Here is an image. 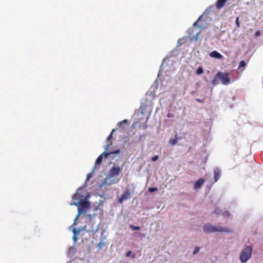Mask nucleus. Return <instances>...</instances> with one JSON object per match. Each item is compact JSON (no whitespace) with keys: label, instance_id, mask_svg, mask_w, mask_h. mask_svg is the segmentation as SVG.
Masks as SVG:
<instances>
[{"label":"nucleus","instance_id":"nucleus-1","mask_svg":"<svg viewBox=\"0 0 263 263\" xmlns=\"http://www.w3.org/2000/svg\"><path fill=\"white\" fill-rule=\"evenodd\" d=\"M203 231L206 233L212 232H226L230 233L232 230L227 227H222L219 226H212L210 224H206L203 226Z\"/></svg>","mask_w":263,"mask_h":263},{"label":"nucleus","instance_id":"nucleus-2","mask_svg":"<svg viewBox=\"0 0 263 263\" xmlns=\"http://www.w3.org/2000/svg\"><path fill=\"white\" fill-rule=\"evenodd\" d=\"M70 205H76V206H80L78 207V214L75 218V221L77 220L79 216L84 212H85L86 210L88 209L90 207V203L88 201L86 200H81L78 202H75L74 203H71Z\"/></svg>","mask_w":263,"mask_h":263},{"label":"nucleus","instance_id":"nucleus-3","mask_svg":"<svg viewBox=\"0 0 263 263\" xmlns=\"http://www.w3.org/2000/svg\"><path fill=\"white\" fill-rule=\"evenodd\" d=\"M120 173L121 168L119 166H113L110 170L108 176L105 178L103 181V184H111L112 183H115L114 180L110 181L109 180L112 177L118 176Z\"/></svg>","mask_w":263,"mask_h":263},{"label":"nucleus","instance_id":"nucleus-4","mask_svg":"<svg viewBox=\"0 0 263 263\" xmlns=\"http://www.w3.org/2000/svg\"><path fill=\"white\" fill-rule=\"evenodd\" d=\"M252 248L250 246H247L241 252L240 259L241 262H246L251 257Z\"/></svg>","mask_w":263,"mask_h":263},{"label":"nucleus","instance_id":"nucleus-5","mask_svg":"<svg viewBox=\"0 0 263 263\" xmlns=\"http://www.w3.org/2000/svg\"><path fill=\"white\" fill-rule=\"evenodd\" d=\"M216 77L219 78L221 81L222 84L224 85H227L230 83V79L229 77V73H222L221 72H218Z\"/></svg>","mask_w":263,"mask_h":263},{"label":"nucleus","instance_id":"nucleus-6","mask_svg":"<svg viewBox=\"0 0 263 263\" xmlns=\"http://www.w3.org/2000/svg\"><path fill=\"white\" fill-rule=\"evenodd\" d=\"M120 152V149H117L115 151L110 152L109 153L103 152L101 155H100L96 161V164H100L102 161L103 156L105 158H107L109 155L115 154H119Z\"/></svg>","mask_w":263,"mask_h":263},{"label":"nucleus","instance_id":"nucleus-7","mask_svg":"<svg viewBox=\"0 0 263 263\" xmlns=\"http://www.w3.org/2000/svg\"><path fill=\"white\" fill-rule=\"evenodd\" d=\"M130 192L128 190H127L122 195L121 197L119 199V202L122 203L123 200L128 199L130 196Z\"/></svg>","mask_w":263,"mask_h":263},{"label":"nucleus","instance_id":"nucleus-8","mask_svg":"<svg viewBox=\"0 0 263 263\" xmlns=\"http://www.w3.org/2000/svg\"><path fill=\"white\" fill-rule=\"evenodd\" d=\"M204 180L203 178L199 179L194 184V189H199L204 183Z\"/></svg>","mask_w":263,"mask_h":263},{"label":"nucleus","instance_id":"nucleus-9","mask_svg":"<svg viewBox=\"0 0 263 263\" xmlns=\"http://www.w3.org/2000/svg\"><path fill=\"white\" fill-rule=\"evenodd\" d=\"M214 181L217 182L220 178L221 175V171L219 168H216L214 171Z\"/></svg>","mask_w":263,"mask_h":263},{"label":"nucleus","instance_id":"nucleus-10","mask_svg":"<svg viewBox=\"0 0 263 263\" xmlns=\"http://www.w3.org/2000/svg\"><path fill=\"white\" fill-rule=\"evenodd\" d=\"M227 1V0H217L216 3V8L219 9L222 8L226 4Z\"/></svg>","mask_w":263,"mask_h":263},{"label":"nucleus","instance_id":"nucleus-11","mask_svg":"<svg viewBox=\"0 0 263 263\" xmlns=\"http://www.w3.org/2000/svg\"><path fill=\"white\" fill-rule=\"evenodd\" d=\"M91 221L90 220V223L86 224L84 227V229L88 232H94L96 231V229H95V227H89V225L91 224Z\"/></svg>","mask_w":263,"mask_h":263},{"label":"nucleus","instance_id":"nucleus-12","mask_svg":"<svg viewBox=\"0 0 263 263\" xmlns=\"http://www.w3.org/2000/svg\"><path fill=\"white\" fill-rule=\"evenodd\" d=\"M180 137H178L177 134L175 135V138L174 139H170L169 140V143L172 145H175L177 141L181 139Z\"/></svg>","mask_w":263,"mask_h":263},{"label":"nucleus","instance_id":"nucleus-13","mask_svg":"<svg viewBox=\"0 0 263 263\" xmlns=\"http://www.w3.org/2000/svg\"><path fill=\"white\" fill-rule=\"evenodd\" d=\"M210 55L216 59H221L222 57V55L216 51L211 52Z\"/></svg>","mask_w":263,"mask_h":263},{"label":"nucleus","instance_id":"nucleus-14","mask_svg":"<svg viewBox=\"0 0 263 263\" xmlns=\"http://www.w3.org/2000/svg\"><path fill=\"white\" fill-rule=\"evenodd\" d=\"M203 73V69L201 67H199L196 70V73L198 75L201 74Z\"/></svg>","mask_w":263,"mask_h":263},{"label":"nucleus","instance_id":"nucleus-15","mask_svg":"<svg viewBox=\"0 0 263 263\" xmlns=\"http://www.w3.org/2000/svg\"><path fill=\"white\" fill-rule=\"evenodd\" d=\"M123 124H128V120H123L122 121L119 122L118 123V127H121L122 126Z\"/></svg>","mask_w":263,"mask_h":263},{"label":"nucleus","instance_id":"nucleus-16","mask_svg":"<svg viewBox=\"0 0 263 263\" xmlns=\"http://www.w3.org/2000/svg\"><path fill=\"white\" fill-rule=\"evenodd\" d=\"M217 77H215V78L212 80V83L213 85H216L218 84V79Z\"/></svg>","mask_w":263,"mask_h":263},{"label":"nucleus","instance_id":"nucleus-17","mask_svg":"<svg viewBox=\"0 0 263 263\" xmlns=\"http://www.w3.org/2000/svg\"><path fill=\"white\" fill-rule=\"evenodd\" d=\"M116 130V129H113L110 133V134L109 135V136L107 137V140L108 141L111 140L112 138V134Z\"/></svg>","mask_w":263,"mask_h":263},{"label":"nucleus","instance_id":"nucleus-18","mask_svg":"<svg viewBox=\"0 0 263 263\" xmlns=\"http://www.w3.org/2000/svg\"><path fill=\"white\" fill-rule=\"evenodd\" d=\"M246 62L244 61H241L239 62L238 68L245 67L246 66Z\"/></svg>","mask_w":263,"mask_h":263},{"label":"nucleus","instance_id":"nucleus-19","mask_svg":"<svg viewBox=\"0 0 263 263\" xmlns=\"http://www.w3.org/2000/svg\"><path fill=\"white\" fill-rule=\"evenodd\" d=\"M130 228L133 230H140V228L138 226H135L134 225H132L131 224L130 226Z\"/></svg>","mask_w":263,"mask_h":263},{"label":"nucleus","instance_id":"nucleus-20","mask_svg":"<svg viewBox=\"0 0 263 263\" xmlns=\"http://www.w3.org/2000/svg\"><path fill=\"white\" fill-rule=\"evenodd\" d=\"M141 138H142V136H140L138 142H133V141H131L130 142H129V145L136 144L138 142L141 141Z\"/></svg>","mask_w":263,"mask_h":263},{"label":"nucleus","instance_id":"nucleus-21","mask_svg":"<svg viewBox=\"0 0 263 263\" xmlns=\"http://www.w3.org/2000/svg\"><path fill=\"white\" fill-rule=\"evenodd\" d=\"M157 190H158L157 187H149L148 188V191L151 193L157 191Z\"/></svg>","mask_w":263,"mask_h":263},{"label":"nucleus","instance_id":"nucleus-22","mask_svg":"<svg viewBox=\"0 0 263 263\" xmlns=\"http://www.w3.org/2000/svg\"><path fill=\"white\" fill-rule=\"evenodd\" d=\"M105 245V243L104 241H100L98 245V247L100 249L102 248V246Z\"/></svg>","mask_w":263,"mask_h":263},{"label":"nucleus","instance_id":"nucleus-23","mask_svg":"<svg viewBox=\"0 0 263 263\" xmlns=\"http://www.w3.org/2000/svg\"><path fill=\"white\" fill-rule=\"evenodd\" d=\"M236 25L238 28H239L240 26V23L239 21V17H237L236 18Z\"/></svg>","mask_w":263,"mask_h":263},{"label":"nucleus","instance_id":"nucleus-24","mask_svg":"<svg viewBox=\"0 0 263 263\" xmlns=\"http://www.w3.org/2000/svg\"><path fill=\"white\" fill-rule=\"evenodd\" d=\"M199 250H200V248L196 247L193 251V254H195L197 253L199 251Z\"/></svg>","mask_w":263,"mask_h":263},{"label":"nucleus","instance_id":"nucleus-25","mask_svg":"<svg viewBox=\"0 0 263 263\" xmlns=\"http://www.w3.org/2000/svg\"><path fill=\"white\" fill-rule=\"evenodd\" d=\"M158 156L157 155H156L154 157H153L151 159L152 161L154 162V161H156L158 160Z\"/></svg>","mask_w":263,"mask_h":263},{"label":"nucleus","instance_id":"nucleus-26","mask_svg":"<svg viewBox=\"0 0 263 263\" xmlns=\"http://www.w3.org/2000/svg\"><path fill=\"white\" fill-rule=\"evenodd\" d=\"M78 193L74 194L72 196V198L73 199H78Z\"/></svg>","mask_w":263,"mask_h":263},{"label":"nucleus","instance_id":"nucleus-27","mask_svg":"<svg viewBox=\"0 0 263 263\" xmlns=\"http://www.w3.org/2000/svg\"><path fill=\"white\" fill-rule=\"evenodd\" d=\"M139 128H142L143 129H145L146 128V125L145 124L144 125H138Z\"/></svg>","mask_w":263,"mask_h":263},{"label":"nucleus","instance_id":"nucleus-28","mask_svg":"<svg viewBox=\"0 0 263 263\" xmlns=\"http://www.w3.org/2000/svg\"><path fill=\"white\" fill-rule=\"evenodd\" d=\"M223 215L224 216H228L229 217L230 216V214H229V212H224L223 213Z\"/></svg>","mask_w":263,"mask_h":263},{"label":"nucleus","instance_id":"nucleus-29","mask_svg":"<svg viewBox=\"0 0 263 263\" xmlns=\"http://www.w3.org/2000/svg\"><path fill=\"white\" fill-rule=\"evenodd\" d=\"M131 253H132V251H128V252L126 253V257H128V256H129L130 255Z\"/></svg>","mask_w":263,"mask_h":263},{"label":"nucleus","instance_id":"nucleus-30","mask_svg":"<svg viewBox=\"0 0 263 263\" xmlns=\"http://www.w3.org/2000/svg\"><path fill=\"white\" fill-rule=\"evenodd\" d=\"M201 16H200L199 18L197 20L196 22H195L193 24V27H195L197 25V22L201 18Z\"/></svg>","mask_w":263,"mask_h":263},{"label":"nucleus","instance_id":"nucleus-31","mask_svg":"<svg viewBox=\"0 0 263 263\" xmlns=\"http://www.w3.org/2000/svg\"><path fill=\"white\" fill-rule=\"evenodd\" d=\"M91 177V173L88 174L87 175V176L86 181H88Z\"/></svg>","mask_w":263,"mask_h":263},{"label":"nucleus","instance_id":"nucleus-32","mask_svg":"<svg viewBox=\"0 0 263 263\" xmlns=\"http://www.w3.org/2000/svg\"><path fill=\"white\" fill-rule=\"evenodd\" d=\"M144 108L142 106H141L140 108H139V110L141 111V113H143L142 112V109H144Z\"/></svg>","mask_w":263,"mask_h":263},{"label":"nucleus","instance_id":"nucleus-33","mask_svg":"<svg viewBox=\"0 0 263 263\" xmlns=\"http://www.w3.org/2000/svg\"><path fill=\"white\" fill-rule=\"evenodd\" d=\"M199 32H197L196 34V37H195V39L197 40L198 39V36L199 35Z\"/></svg>","mask_w":263,"mask_h":263},{"label":"nucleus","instance_id":"nucleus-34","mask_svg":"<svg viewBox=\"0 0 263 263\" xmlns=\"http://www.w3.org/2000/svg\"><path fill=\"white\" fill-rule=\"evenodd\" d=\"M109 146V144H107L106 146V147H105V150L107 151L108 149V147Z\"/></svg>","mask_w":263,"mask_h":263},{"label":"nucleus","instance_id":"nucleus-35","mask_svg":"<svg viewBox=\"0 0 263 263\" xmlns=\"http://www.w3.org/2000/svg\"><path fill=\"white\" fill-rule=\"evenodd\" d=\"M255 34H256V36H258V35H260V33L259 32H256Z\"/></svg>","mask_w":263,"mask_h":263},{"label":"nucleus","instance_id":"nucleus-36","mask_svg":"<svg viewBox=\"0 0 263 263\" xmlns=\"http://www.w3.org/2000/svg\"><path fill=\"white\" fill-rule=\"evenodd\" d=\"M197 101L199 102H201V101L200 99H197Z\"/></svg>","mask_w":263,"mask_h":263},{"label":"nucleus","instance_id":"nucleus-37","mask_svg":"<svg viewBox=\"0 0 263 263\" xmlns=\"http://www.w3.org/2000/svg\"><path fill=\"white\" fill-rule=\"evenodd\" d=\"M73 232L75 233H76V229H74L73 230Z\"/></svg>","mask_w":263,"mask_h":263},{"label":"nucleus","instance_id":"nucleus-38","mask_svg":"<svg viewBox=\"0 0 263 263\" xmlns=\"http://www.w3.org/2000/svg\"><path fill=\"white\" fill-rule=\"evenodd\" d=\"M138 124V122H136L135 124Z\"/></svg>","mask_w":263,"mask_h":263},{"label":"nucleus","instance_id":"nucleus-39","mask_svg":"<svg viewBox=\"0 0 263 263\" xmlns=\"http://www.w3.org/2000/svg\"><path fill=\"white\" fill-rule=\"evenodd\" d=\"M74 239H76V236H74Z\"/></svg>","mask_w":263,"mask_h":263}]
</instances>
